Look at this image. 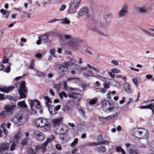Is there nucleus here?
Returning <instances> with one entry per match:
<instances>
[{"label":"nucleus","mask_w":154,"mask_h":154,"mask_svg":"<svg viewBox=\"0 0 154 154\" xmlns=\"http://www.w3.org/2000/svg\"><path fill=\"white\" fill-rule=\"evenodd\" d=\"M60 40L61 45H64L66 43L71 46L73 48L78 49L79 47L78 42L79 40L78 39L73 38L72 36L67 34L60 36Z\"/></svg>","instance_id":"f257e3e1"},{"label":"nucleus","mask_w":154,"mask_h":154,"mask_svg":"<svg viewBox=\"0 0 154 154\" xmlns=\"http://www.w3.org/2000/svg\"><path fill=\"white\" fill-rule=\"evenodd\" d=\"M82 0H72L69 4L67 13L73 14L75 13L79 7Z\"/></svg>","instance_id":"f03ea898"},{"label":"nucleus","mask_w":154,"mask_h":154,"mask_svg":"<svg viewBox=\"0 0 154 154\" xmlns=\"http://www.w3.org/2000/svg\"><path fill=\"white\" fill-rule=\"evenodd\" d=\"M102 109L104 111L106 112L115 111L117 110L116 108L113 106L112 104L106 100H104L102 102Z\"/></svg>","instance_id":"7ed1b4c3"},{"label":"nucleus","mask_w":154,"mask_h":154,"mask_svg":"<svg viewBox=\"0 0 154 154\" xmlns=\"http://www.w3.org/2000/svg\"><path fill=\"white\" fill-rule=\"evenodd\" d=\"M133 131V135L136 137L139 136L140 139L147 138L148 134L147 131L144 129L135 128L134 129Z\"/></svg>","instance_id":"20e7f679"},{"label":"nucleus","mask_w":154,"mask_h":154,"mask_svg":"<svg viewBox=\"0 0 154 154\" xmlns=\"http://www.w3.org/2000/svg\"><path fill=\"white\" fill-rule=\"evenodd\" d=\"M15 106V105L12 103L5 105L4 107L5 110L0 113V115L1 116L3 115L4 116H7L8 113L11 112Z\"/></svg>","instance_id":"39448f33"},{"label":"nucleus","mask_w":154,"mask_h":154,"mask_svg":"<svg viewBox=\"0 0 154 154\" xmlns=\"http://www.w3.org/2000/svg\"><path fill=\"white\" fill-rule=\"evenodd\" d=\"M26 85V83L25 81H22L20 83L19 92L21 98H24L26 97L25 93H26L27 91V89Z\"/></svg>","instance_id":"423d86ee"},{"label":"nucleus","mask_w":154,"mask_h":154,"mask_svg":"<svg viewBox=\"0 0 154 154\" xmlns=\"http://www.w3.org/2000/svg\"><path fill=\"white\" fill-rule=\"evenodd\" d=\"M54 136L53 135H51L49 137L47 138V139L45 142L42 145L38 146L37 147L38 149H42L43 150V152H44L46 150L45 146H46L48 143L54 140Z\"/></svg>","instance_id":"0eeeda50"},{"label":"nucleus","mask_w":154,"mask_h":154,"mask_svg":"<svg viewBox=\"0 0 154 154\" xmlns=\"http://www.w3.org/2000/svg\"><path fill=\"white\" fill-rule=\"evenodd\" d=\"M128 7L126 5H124L118 13L119 17L125 16L128 13Z\"/></svg>","instance_id":"6e6552de"},{"label":"nucleus","mask_w":154,"mask_h":154,"mask_svg":"<svg viewBox=\"0 0 154 154\" xmlns=\"http://www.w3.org/2000/svg\"><path fill=\"white\" fill-rule=\"evenodd\" d=\"M33 135L35 138L40 141L43 140L45 138L43 134L38 131H35Z\"/></svg>","instance_id":"1a4fd4ad"},{"label":"nucleus","mask_w":154,"mask_h":154,"mask_svg":"<svg viewBox=\"0 0 154 154\" xmlns=\"http://www.w3.org/2000/svg\"><path fill=\"white\" fill-rule=\"evenodd\" d=\"M41 122L42 125V126H41V127L44 128L47 130H48L50 129V126L49 123L46 119H42Z\"/></svg>","instance_id":"9d476101"},{"label":"nucleus","mask_w":154,"mask_h":154,"mask_svg":"<svg viewBox=\"0 0 154 154\" xmlns=\"http://www.w3.org/2000/svg\"><path fill=\"white\" fill-rule=\"evenodd\" d=\"M9 145L7 143H2L0 144V152L5 151L9 148Z\"/></svg>","instance_id":"9b49d317"},{"label":"nucleus","mask_w":154,"mask_h":154,"mask_svg":"<svg viewBox=\"0 0 154 154\" xmlns=\"http://www.w3.org/2000/svg\"><path fill=\"white\" fill-rule=\"evenodd\" d=\"M14 88V86H3L0 87V91H1L8 93L10 91H11Z\"/></svg>","instance_id":"f8f14e48"},{"label":"nucleus","mask_w":154,"mask_h":154,"mask_svg":"<svg viewBox=\"0 0 154 154\" xmlns=\"http://www.w3.org/2000/svg\"><path fill=\"white\" fill-rule=\"evenodd\" d=\"M63 120V119L62 117L53 119V124L55 126H58L62 123Z\"/></svg>","instance_id":"ddd939ff"},{"label":"nucleus","mask_w":154,"mask_h":154,"mask_svg":"<svg viewBox=\"0 0 154 154\" xmlns=\"http://www.w3.org/2000/svg\"><path fill=\"white\" fill-rule=\"evenodd\" d=\"M48 106V110L51 115H54L57 113L56 107L52 105H50Z\"/></svg>","instance_id":"4468645a"},{"label":"nucleus","mask_w":154,"mask_h":154,"mask_svg":"<svg viewBox=\"0 0 154 154\" xmlns=\"http://www.w3.org/2000/svg\"><path fill=\"white\" fill-rule=\"evenodd\" d=\"M60 137L63 143H65L68 140L69 137L66 133H61L60 134Z\"/></svg>","instance_id":"2eb2a0df"},{"label":"nucleus","mask_w":154,"mask_h":154,"mask_svg":"<svg viewBox=\"0 0 154 154\" xmlns=\"http://www.w3.org/2000/svg\"><path fill=\"white\" fill-rule=\"evenodd\" d=\"M68 96L70 98L79 100L81 98V95L75 93H71L68 94Z\"/></svg>","instance_id":"dca6fc26"},{"label":"nucleus","mask_w":154,"mask_h":154,"mask_svg":"<svg viewBox=\"0 0 154 154\" xmlns=\"http://www.w3.org/2000/svg\"><path fill=\"white\" fill-rule=\"evenodd\" d=\"M22 135V133L20 131H18L15 134L14 138V141L17 143H19V140L21 138Z\"/></svg>","instance_id":"f3484780"},{"label":"nucleus","mask_w":154,"mask_h":154,"mask_svg":"<svg viewBox=\"0 0 154 154\" xmlns=\"http://www.w3.org/2000/svg\"><path fill=\"white\" fill-rule=\"evenodd\" d=\"M123 88L124 90L126 92L129 93H131L132 91L131 89V86L129 84L127 83H124Z\"/></svg>","instance_id":"a211bd4d"},{"label":"nucleus","mask_w":154,"mask_h":154,"mask_svg":"<svg viewBox=\"0 0 154 154\" xmlns=\"http://www.w3.org/2000/svg\"><path fill=\"white\" fill-rule=\"evenodd\" d=\"M88 12V9L86 8H82L79 11L78 14L81 16H83L86 14Z\"/></svg>","instance_id":"6ab92c4d"},{"label":"nucleus","mask_w":154,"mask_h":154,"mask_svg":"<svg viewBox=\"0 0 154 154\" xmlns=\"http://www.w3.org/2000/svg\"><path fill=\"white\" fill-rule=\"evenodd\" d=\"M137 11L141 13H144L147 12V8L145 6L139 7L137 8Z\"/></svg>","instance_id":"aec40b11"},{"label":"nucleus","mask_w":154,"mask_h":154,"mask_svg":"<svg viewBox=\"0 0 154 154\" xmlns=\"http://www.w3.org/2000/svg\"><path fill=\"white\" fill-rule=\"evenodd\" d=\"M109 22L107 21H105L101 22L100 24V27L103 29L107 27L109 25Z\"/></svg>","instance_id":"412c9836"},{"label":"nucleus","mask_w":154,"mask_h":154,"mask_svg":"<svg viewBox=\"0 0 154 154\" xmlns=\"http://www.w3.org/2000/svg\"><path fill=\"white\" fill-rule=\"evenodd\" d=\"M69 129V128L66 125H63L60 127V131L61 132H63L64 133H65L68 131Z\"/></svg>","instance_id":"4be33fe9"},{"label":"nucleus","mask_w":154,"mask_h":154,"mask_svg":"<svg viewBox=\"0 0 154 154\" xmlns=\"http://www.w3.org/2000/svg\"><path fill=\"white\" fill-rule=\"evenodd\" d=\"M49 34L51 35H53L55 36H59L60 35H59V31L58 30L55 29L52 31H51L49 32Z\"/></svg>","instance_id":"5701e85b"},{"label":"nucleus","mask_w":154,"mask_h":154,"mask_svg":"<svg viewBox=\"0 0 154 154\" xmlns=\"http://www.w3.org/2000/svg\"><path fill=\"white\" fill-rule=\"evenodd\" d=\"M93 73L92 71L91 70H89L87 72V73L85 72H84L83 73V75L86 78L89 79L90 76H94L92 75Z\"/></svg>","instance_id":"b1692460"},{"label":"nucleus","mask_w":154,"mask_h":154,"mask_svg":"<svg viewBox=\"0 0 154 154\" xmlns=\"http://www.w3.org/2000/svg\"><path fill=\"white\" fill-rule=\"evenodd\" d=\"M96 151L98 152H105L106 150L105 147L103 146H101L100 147H97L95 148Z\"/></svg>","instance_id":"393cba45"},{"label":"nucleus","mask_w":154,"mask_h":154,"mask_svg":"<svg viewBox=\"0 0 154 154\" xmlns=\"http://www.w3.org/2000/svg\"><path fill=\"white\" fill-rule=\"evenodd\" d=\"M118 116V114L117 112H116L114 114L111 115L110 116H109L107 117H103V119H108V120L112 119L113 118L117 117Z\"/></svg>","instance_id":"a878e982"},{"label":"nucleus","mask_w":154,"mask_h":154,"mask_svg":"<svg viewBox=\"0 0 154 154\" xmlns=\"http://www.w3.org/2000/svg\"><path fill=\"white\" fill-rule=\"evenodd\" d=\"M42 119L41 118L37 119L35 121V124L37 127H41L42 125Z\"/></svg>","instance_id":"bb28decb"},{"label":"nucleus","mask_w":154,"mask_h":154,"mask_svg":"<svg viewBox=\"0 0 154 154\" xmlns=\"http://www.w3.org/2000/svg\"><path fill=\"white\" fill-rule=\"evenodd\" d=\"M96 31L100 35H101L102 36H104L106 38H108L109 37V35L107 34L104 33L100 30L97 29Z\"/></svg>","instance_id":"cd10ccee"},{"label":"nucleus","mask_w":154,"mask_h":154,"mask_svg":"<svg viewBox=\"0 0 154 154\" xmlns=\"http://www.w3.org/2000/svg\"><path fill=\"white\" fill-rule=\"evenodd\" d=\"M63 110L65 112L70 113L71 112V109L67 105H64L63 107Z\"/></svg>","instance_id":"c85d7f7f"},{"label":"nucleus","mask_w":154,"mask_h":154,"mask_svg":"<svg viewBox=\"0 0 154 154\" xmlns=\"http://www.w3.org/2000/svg\"><path fill=\"white\" fill-rule=\"evenodd\" d=\"M49 36V35L47 34H45L41 37V40L42 41H43L44 42H48V38Z\"/></svg>","instance_id":"c756f323"},{"label":"nucleus","mask_w":154,"mask_h":154,"mask_svg":"<svg viewBox=\"0 0 154 154\" xmlns=\"http://www.w3.org/2000/svg\"><path fill=\"white\" fill-rule=\"evenodd\" d=\"M17 105L18 106L24 108H26L27 106L26 104L25 103V101H22L21 102H19L17 103Z\"/></svg>","instance_id":"7c9ffc66"},{"label":"nucleus","mask_w":154,"mask_h":154,"mask_svg":"<svg viewBox=\"0 0 154 154\" xmlns=\"http://www.w3.org/2000/svg\"><path fill=\"white\" fill-rule=\"evenodd\" d=\"M28 143V138L25 137L23 140L20 143V146H23L26 145Z\"/></svg>","instance_id":"2f4dec72"},{"label":"nucleus","mask_w":154,"mask_h":154,"mask_svg":"<svg viewBox=\"0 0 154 154\" xmlns=\"http://www.w3.org/2000/svg\"><path fill=\"white\" fill-rule=\"evenodd\" d=\"M61 84L59 83L58 84H54L53 86V88L55 89L57 91H59L61 88Z\"/></svg>","instance_id":"473e14b6"},{"label":"nucleus","mask_w":154,"mask_h":154,"mask_svg":"<svg viewBox=\"0 0 154 154\" xmlns=\"http://www.w3.org/2000/svg\"><path fill=\"white\" fill-rule=\"evenodd\" d=\"M44 98L46 100L45 104L47 106H49L48 105L49 103H51L52 102L51 101L50 99L48 96H44Z\"/></svg>","instance_id":"72a5a7b5"},{"label":"nucleus","mask_w":154,"mask_h":154,"mask_svg":"<svg viewBox=\"0 0 154 154\" xmlns=\"http://www.w3.org/2000/svg\"><path fill=\"white\" fill-rule=\"evenodd\" d=\"M116 150L118 152H121L122 154H125V152L121 147L117 146L116 148Z\"/></svg>","instance_id":"f704fd0d"},{"label":"nucleus","mask_w":154,"mask_h":154,"mask_svg":"<svg viewBox=\"0 0 154 154\" xmlns=\"http://www.w3.org/2000/svg\"><path fill=\"white\" fill-rule=\"evenodd\" d=\"M128 152L129 154H138V152L135 150L129 149H128Z\"/></svg>","instance_id":"c9c22d12"},{"label":"nucleus","mask_w":154,"mask_h":154,"mask_svg":"<svg viewBox=\"0 0 154 154\" xmlns=\"http://www.w3.org/2000/svg\"><path fill=\"white\" fill-rule=\"evenodd\" d=\"M59 96L60 98L63 100V97L66 98L67 97V95L66 93L64 91H62L60 92L59 94Z\"/></svg>","instance_id":"e433bc0d"},{"label":"nucleus","mask_w":154,"mask_h":154,"mask_svg":"<svg viewBox=\"0 0 154 154\" xmlns=\"http://www.w3.org/2000/svg\"><path fill=\"white\" fill-rule=\"evenodd\" d=\"M76 61V59L74 58H71L70 59V61L68 62L69 64V66H71Z\"/></svg>","instance_id":"4c0bfd02"},{"label":"nucleus","mask_w":154,"mask_h":154,"mask_svg":"<svg viewBox=\"0 0 154 154\" xmlns=\"http://www.w3.org/2000/svg\"><path fill=\"white\" fill-rule=\"evenodd\" d=\"M99 145H108L109 143V142L107 140H102L101 141H98Z\"/></svg>","instance_id":"58836bf2"},{"label":"nucleus","mask_w":154,"mask_h":154,"mask_svg":"<svg viewBox=\"0 0 154 154\" xmlns=\"http://www.w3.org/2000/svg\"><path fill=\"white\" fill-rule=\"evenodd\" d=\"M0 12L4 15H7L6 16H5V17L8 19L9 16V14H7V11L4 9H2L0 10Z\"/></svg>","instance_id":"ea45409f"},{"label":"nucleus","mask_w":154,"mask_h":154,"mask_svg":"<svg viewBox=\"0 0 154 154\" xmlns=\"http://www.w3.org/2000/svg\"><path fill=\"white\" fill-rule=\"evenodd\" d=\"M61 23L68 24L70 23V21L67 18H65L62 19L61 20Z\"/></svg>","instance_id":"a19ab883"},{"label":"nucleus","mask_w":154,"mask_h":154,"mask_svg":"<svg viewBox=\"0 0 154 154\" xmlns=\"http://www.w3.org/2000/svg\"><path fill=\"white\" fill-rule=\"evenodd\" d=\"M149 109H150L153 113H154V103H152L149 104Z\"/></svg>","instance_id":"79ce46f5"},{"label":"nucleus","mask_w":154,"mask_h":154,"mask_svg":"<svg viewBox=\"0 0 154 154\" xmlns=\"http://www.w3.org/2000/svg\"><path fill=\"white\" fill-rule=\"evenodd\" d=\"M61 66L62 67L64 68H68V66H69V64L68 62H64L63 63Z\"/></svg>","instance_id":"37998d69"},{"label":"nucleus","mask_w":154,"mask_h":154,"mask_svg":"<svg viewBox=\"0 0 154 154\" xmlns=\"http://www.w3.org/2000/svg\"><path fill=\"white\" fill-rule=\"evenodd\" d=\"M87 145L89 146H97L98 145H99V142H95V143H93V142H91L88 143L87 144Z\"/></svg>","instance_id":"c03bdc74"},{"label":"nucleus","mask_w":154,"mask_h":154,"mask_svg":"<svg viewBox=\"0 0 154 154\" xmlns=\"http://www.w3.org/2000/svg\"><path fill=\"white\" fill-rule=\"evenodd\" d=\"M23 119V117L21 116H18L16 118H14V120H17V122L16 123H18V122H20V121L22 120Z\"/></svg>","instance_id":"a18cd8bd"},{"label":"nucleus","mask_w":154,"mask_h":154,"mask_svg":"<svg viewBox=\"0 0 154 154\" xmlns=\"http://www.w3.org/2000/svg\"><path fill=\"white\" fill-rule=\"evenodd\" d=\"M36 75L39 77H42L45 75V73L44 72H41L39 71H37L36 72Z\"/></svg>","instance_id":"49530a36"},{"label":"nucleus","mask_w":154,"mask_h":154,"mask_svg":"<svg viewBox=\"0 0 154 154\" xmlns=\"http://www.w3.org/2000/svg\"><path fill=\"white\" fill-rule=\"evenodd\" d=\"M150 149L152 151L154 152V140L150 143Z\"/></svg>","instance_id":"de8ad7c7"},{"label":"nucleus","mask_w":154,"mask_h":154,"mask_svg":"<svg viewBox=\"0 0 154 154\" xmlns=\"http://www.w3.org/2000/svg\"><path fill=\"white\" fill-rule=\"evenodd\" d=\"M28 102H29V104L30 106L31 109H32V107H33L34 106V104L35 103V100L33 101L32 100H29Z\"/></svg>","instance_id":"09e8293b"},{"label":"nucleus","mask_w":154,"mask_h":154,"mask_svg":"<svg viewBox=\"0 0 154 154\" xmlns=\"http://www.w3.org/2000/svg\"><path fill=\"white\" fill-rule=\"evenodd\" d=\"M97 101V98H95L91 100L89 102V103L91 105H93L96 103Z\"/></svg>","instance_id":"8fccbe9b"},{"label":"nucleus","mask_w":154,"mask_h":154,"mask_svg":"<svg viewBox=\"0 0 154 154\" xmlns=\"http://www.w3.org/2000/svg\"><path fill=\"white\" fill-rule=\"evenodd\" d=\"M34 100L35 101H36L37 103V104L35 106L36 108L38 109H39L41 108V106L40 105V103L39 101L36 99H35Z\"/></svg>","instance_id":"3c124183"},{"label":"nucleus","mask_w":154,"mask_h":154,"mask_svg":"<svg viewBox=\"0 0 154 154\" xmlns=\"http://www.w3.org/2000/svg\"><path fill=\"white\" fill-rule=\"evenodd\" d=\"M78 139L77 138H75L74 139L73 142L71 144V146L72 147L74 146L77 143Z\"/></svg>","instance_id":"603ef678"},{"label":"nucleus","mask_w":154,"mask_h":154,"mask_svg":"<svg viewBox=\"0 0 154 154\" xmlns=\"http://www.w3.org/2000/svg\"><path fill=\"white\" fill-rule=\"evenodd\" d=\"M103 86L104 87L103 88L107 90V89H108L109 88V86L108 84V83H104L103 84Z\"/></svg>","instance_id":"864d4df0"},{"label":"nucleus","mask_w":154,"mask_h":154,"mask_svg":"<svg viewBox=\"0 0 154 154\" xmlns=\"http://www.w3.org/2000/svg\"><path fill=\"white\" fill-rule=\"evenodd\" d=\"M66 6L65 5H63L60 7L59 10L60 11H64V10L66 8Z\"/></svg>","instance_id":"5fc2aeb1"},{"label":"nucleus","mask_w":154,"mask_h":154,"mask_svg":"<svg viewBox=\"0 0 154 154\" xmlns=\"http://www.w3.org/2000/svg\"><path fill=\"white\" fill-rule=\"evenodd\" d=\"M110 63L111 64L115 65H118L119 64L118 62L115 60H112L111 61Z\"/></svg>","instance_id":"6e6d98bb"},{"label":"nucleus","mask_w":154,"mask_h":154,"mask_svg":"<svg viewBox=\"0 0 154 154\" xmlns=\"http://www.w3.org/2000/svg\"><path fill=\"white\" fill-rule=\"evenodd\" d=\"M132 81H133V82L134 83V85L137 87H138L137 79H136V78L133 79H132Z\"/></svg>","instance_id":"4d7b16f0"},{"label":"nucleus","mask_w":154,"mask_h":154,"mask_svg":"<svg viewBox=\"0 0 154 154\" xmlns=\"http://www.w3.org/2000/svg\"><path fill=\"white\" fill-rule=\"evenodd\" d=\"M113 17V16L111 14H108L105 15L104 18H105L106 19V18H112Z\"/></svg>","instance_id":"13d9d810"},{"label":"nucleus","mask_w":154,"mask_h":154,"mask_svg":"<svg viewBox=\"0 0 154 154\" xmlns=\"http://www.w3.org/2000/svg\"><path fill=\"white\" fill-rule=\"evenodd\" d=\"M10 66L11 64H9L8 66L6 68V69L5 70V71L7 72L8 73L10 71Z\"/></svg>","instance_id":"bf43d9fd"},{"label":"nucleus","mask_w":154,"mask_h":154,"mask_svg":"<svg viewBox=\"0 0 154 154\" xmlns=\"http://www.w3.org/2000/svg\"><path fill=\"white\" fill-rule=\"evenodd\" d=\"M16 147V145L15 143H13L10 148V149L11 151H13L14 149V148L15 147Z\"/></svg>","instance_id":"052dcab7"},{"label":"nucleus","mask_w":154,"mask_h":154,"mask_svg":"<svg viewBox=\"0 0 154 154\" xmlns=\"http://www.w3.org/2000/svg\"><path fill=\"white\" fill-rule=\"evenodd\" d=\"M103 138L102 135V134H100L96 138V140L99 141L102 139Z\"/></svg>","instance_id":"680f3d73"},{"label":"nucleus","mask_w":154,"mask_h":154,"mask_svg":"<svg viewBox=\"0 0 154 154\" xmlns=\"http://www.w3.org/2000/svg\"><path fill=\"white\" fill-rule=\"evenodd\" d=\"M38 40L36 41V43L38 45H39L42 43L41 41L42 40H41V36H38Z\"/></svg>","instance_id":"e2e57ef3"},{"label":"nucleus","mask_w":154,"mask_h":154,"mask_svg":"<svg viewBox=\"0 0 154 154\" xmlns=\"http://www.w3.org/2000/svg\"><path fill=\"white\" fill-rule=\"evenodd\" d=\"M79 111L80 114L83 116H84L85 112L82 108H80L79 109Z\"/></svg>","instance_id":"0e129e2a"},{"label":"nucleus","mask_w":154,"mask_h":154,"mask_svg":"<svg viewBox=\"0 0 154 154\" xmlns=\"http://www.w3.org/2000/svg\"><path fill=\"white\" fill-rule=\"evenodd\" d=\"M87 66H86L84 68H79L76 69L79 72H81L82 70H85L87 69Z\"/></svg>","instance_id":"69168bd1"},{"label":"nucleus","mask_w":154,"mask_h":154,"mask_svg":"<svg viewBox=\"0 0 154 154\" xmlns=\"http://www.w3.org/2000/svg\"><path fill=\"white\" fill-rule=\"evenodd\" d=\"M112 71L114 73H118L120 72V70L117 68L113 69H112Z\"/></svg>","instance_id":"338daca9"},{"label":"nucleus","mask_w":154,"mask_h":154,"mask_svg":"<svg viewBox=\"0 0 154 154\" xmlns=\"http://www.w3.org/2000/svg\"><path fill=\"white\" fill-rule=\"evenodd\" d=\"M63 86H64V89L65 90H67L68 87H67V85L66 82V81H63Z\"/></svg>","instance_id":"774afa93"}]
</instances>
